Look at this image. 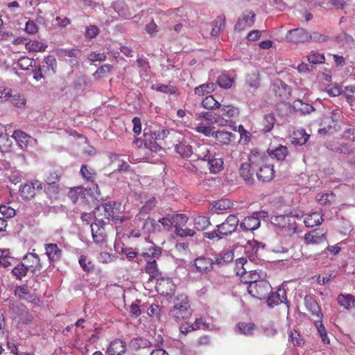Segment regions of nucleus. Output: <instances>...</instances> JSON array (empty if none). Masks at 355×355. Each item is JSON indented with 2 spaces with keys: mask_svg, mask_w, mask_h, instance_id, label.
I'll return each instance as SVG.
<instances>
[{
  "mask_svg": "<svg viewBox=\"0 0 355 355\" xmlns=\"http://www.w3.org/2000/svg\"><path fill=\"white\" fill-rule=\"evenodd\" d=\"M121 205L119 202L112 201L102 204L94 210V216L96 220H105L107 223L111 219L115 224H121L125 217L121 216Z\"/></svg>",
  "mask_w": 355,
  "mask_h": 355,
  "instance_id": "1",
  "label": "nucleus"
},
{
  "mask_svg": "<svg viewBox=\"0 0 355 355\" xmlns=\"http://www.w3.org/2000/svg\"><path fill=\"white\" fill-rule=\"evenodd\" d=\"M161 254V248L153 243L146 251L141 252V255L144 257L146 261L145 270L150 277H156L159 273L157 259L160 257Z\"/></svg>",
  "mask_w": 355,
  "mask_h": 355,
  "instance_id": "2",
  "label": "nucleus"
},
{
  "mask_svg": "<svg viewBox=\"0 0 355 355\" xmlns=\"http://www.w3.org/2000/svg\"><path fill=\"white\" fill-rule=\"evenodd\" d=\"M248 292L253 297L263 300L265 299L272 291V286L270 283L264 279H259L248 286Z\"/></svg>",
  "mask_w": 355,
  "mask_h": 355,
  "instance_id": "3",
  "label": "nucleus"
},
{
  "mask_svg": "<svg viewBox=\"0 0 355 355\" xmlns=\"http://www.w3.org/2000/svg\"><path fill=\"white\" fill-rule=\"evenodd\" d=\"M248 261L245 259H238L236 261V275L241 277V280L245 284L250 285L252 282H256L260 279V275L255 270L247 271L244 268V265Z\"/></svg>",
  "mask_w": 355,
  "mask_h": 355,
  "instance_id": "4",
  "label": "nucleus"
},
{
  "mask_svg": "<svg viewBox=\"0 0 355 355\" xmlns=\"http://www.w3.org/2000/svg\"><path fill=\"white\" fill-rule=\"evenodd\" d=\"M170 316L176 321L185 320L191 315V309L189 304L187 297H184L180 302L176 303L171 310Z\"/></svg>",
  "mask_w": 355,
  "mask_h": 355,
  "instance_id": "5",
  "label": "nucleus"
},
{
  "mask_svg": "<svg viewBox=\"0 0 355 355\" xmlns=\"http://www.w3.org/2000/svg\"><path fill=\"white\" fill-rule=\"evenodd\" d=\"M43 189L42 183L39 180L27 181L19 187V193L24 200H31L36 194V191H41Z\"/></svg>",
  "mask_w": 355,
  "mask_h": 355,
  "instance_id": "6",
  "label": "nucleus"
},
{
  "mask_svg": "<svg viewBox=\"0 0 355 355\" xmlns=\"http://www.w3.org/2000/svg\"><path fill=\"white\" fill-rule=\"evenodd\" d=\"M257 156L250 158V162H245L241 164L239 169L240 175L243 178L247 184H252L254 181V171L258 168L257 161L255 159Z\"/></svg>",
  "mask_w": 355,
  "mask_h": 355,
  "instance_id": "7",
  "label": "nucleus"
},
{
  "mask_svg": "<svg viewBox=\"0 0 355 355\" xmlns=\"http://www.w3.org/2000/svg\"><path fill=\"white\" fill-rule=\"evenodd\" d=\"M239 220L234 214L230 215L224 222L217 225L218 232L223 236L232 235L237 229Z\"/></svg>",
  "mask_w": 355,
  "mask_h": 355,
  "instance_id": "8",
  "label": "nucleus"
},
{
  "mask_svg": "<svg viewBox=\"0 0 355 355\" xmlns=\"http://www.w3.org/2000/svg\"><path fill=\"white\" fill-rule=\"evenodd\" d=\"M94 222L91 224L92 237L95 243H103L106 241L107 234L105 230V225L107 224L105 220H98L94 218Z\"/></svg>",
  "mask_w": 355,
  "mask_h": 355,
  "instance_id": "9",
  "label": "nucleus"
},
{
  "mask_svg": "<svg viewBox=\"0 0 355 355\" xmlns=\"http://www.w3.org/2000/svg\"><path fill=\"white\" fill-rule=\"evenodd\" d=\"M257 164V179L263 182L271 181L273 179L275 175L273 164L264 162V161H262L261 164Z\"/></svg>",
  "mask_w": 355,
  "mask_h": 355,
  "instance_id": "10",
  "label": "nucleus"
},
{
  "mask_svg": "<svg viewBox=\"0 0 355 355\" xmlns=\"http://www.w3.org/2000/svg\"><path fill=\"white\" fill-rule=\"evenodd\" d=\"M272 223L279 227L287 229L288 231L295 232L297 223L293 216L279 215L272 218Z\"/></svg>",
  "mask_w": 355,
  "mask_h": 355,
  "instance_id": "11",
  "label": "nucleus"
},
{
  "mask_svg": "<svg viewBox=\"0 0 355 355\" xmlns=\"http://www.w3.org/2000/svg\"><path fill=\"white\" fill-rule=\"evenodd\" d=\"M255 17L254 12L252 10L243 12L235 25V29L239 31H242L252 27L255 21Z\"/></svg>",
  "mask_w": 355,
  "mask_h": 355,
  "instance_id": "12",
  "label": "nucleus"
},
{
  "mask_svg": "<svg viewBox=\"0 0 355 355\" xmlns=\"http://www.w3.org/2000/svg\"><path fill=\"white\" fill-rule=\"evenodd\" d=\"M310 34L304 28H295L288 31L286 39L293 43H304L310 41Z\"/></svg>",
  "mask_w": 355,
  "mask_h": 355,
  "instance_id": "13",
  "label": "nucleus"
},
{
  "mask_svg": "<svg viewBox=\"0 0 355 355\" xmlns=\"http://www.w3.org/2000/svg\"><path fill=\"white\" fill-rule=\"evenodd\" d=\"M155 288L160 295L168 296L174 293L175 285L171 278H160L157 279Z\"/></svg>",
  "mask_w": 355,
  "mask_h": 355,
  "instance_id": "14",
  "label": "nucleus"
},
{
  "mask_svg": "<svg viewBox=\"0 0 355 355\" xmlns=\"http://www.w3.org/2000/svg\"><path fill=\"white\" fill-rule=\"evenodd\" d=\"M24 260L28 270L33 274L37 275L40 273L42 266L40 257L36 253L31 252L26 254Z\"/></svg>",
  "mask_w": 355,
  "mask_h": 355,
  "instance_id": "15",
  "label": "nucleus"
},
{
  "mask_svg": "<svg viewBox=\"0 0 355 355\" xmlns=\"http://www.w3.org/2000/svg\"><path fill=\"white\" fill-rule=\"evenodd\" d=\"M304 240L306 245L325 244L327 236L322 231L313 230L305 234Z\"/></svg>",
  "mask_w": 355,
  "mask_h": 355,
  "instance_id": "16",
  "label": "nucleus"
},
{
  "mask_svg": "<svg viewBox=\"0 0 355 355\" xmlns=\"http://www.w3.org/2000/svg\"><path fill=\"white\" fill-rule=\"evenodd\" d=\"M266 303L270 308H273L282 303L287 304L288 300L285 288L280 287L276 292H271L270 295L267 297Z\"/></svg>",
  "mask_w": 355,
  "mask_h": 355,
  "instance_id": "17",
  "label": "nucleus"
},
{
  "mask_svg": "<svg viewBox=\"0 0 355 355\" xmlns=\"http://www.w3.org/2000/svg\"><path fill=\"white\" fill-rule=\"evenodd\" d=\"M260 223L259 213L254 212L252 216L245 217L240 223V227L243 231H254L260 226Z\"/></svg>",
  "mask_w": 355,
  "mask_h": 355,
  "instance_id": "18",
  "label": "nucleus"
},
{
  "mask_svg": "<svg viewBox=\"0 0 355 355\" xmlns=\"http://www.w3.org/2000/svg\"><path fill=\"white\" fill-rule=\"evenodd\" d=\"M304 302L306 309L312 315L317 317L318 320H322L323 314L321 309L313 296L306 295L304 297Z\"/></svg>",
  "mask_w": 355,
  "mask_h": 355,
  "instance_id": "19",
  "label": "nucleus"
},
{
  "mask_svg": "<svg viewBox=\"0 0 355 355\" xmlns=\"http://www.w3.org/2000/svg\"><path fill=\"white\" fill-rule=\"evenodd\" d=\"M126 352V343L125 341L116 338L112 340L108 345L106 355H123Z\"/></svg>",
  "mask_w": 355,
  "mask_h": 355,
  "instance_id": "20",
  "label": "nucleus"
},
{
  "mask_svg": "<svg viewBox=\"0 0 355 355\" xmlns=\"http://www.w3.org/2000/svg\"><path fill=\"white\" fill-rule=\"evenodd\" d=\"M12 137L22 148H26L30 144L36 142V139L20 130H15Z\"/></svg>",
  "mask_w": 355,
  "mask_h": 355,
  "instance_id": "21",
  "label": "nucleus"
},
{
  "mask_svg": "<svg viewBox=\"0 0 355 355\" xmlns=\"http://www.w3.org/2000/svg\"><path fill=\"white\" fill-rule=\"evenodd\" d=\"M212 136L222 145L228 146L236 139V135L228 131L218 130L214 132Z\"/></svg>",
  "mask_w": 355,
  "mask_h": 355,
  "instance_id": "22",
  "label": "nucleus"
},
{
  "mask_svg": "<svg viewBox=\"0 0 355 355\" xmlns=\"http://www.w3.org/2000/svg\"><path fill=\"white\" fill-rule=\"evenodd\" d=\"M197 270L200 272H208L213 269L214 261L208 257H200L194 261Z\"/></svg>",
  "mask_w": 355,
  "mask_h": 355,
  "instance_id": "23",
  "label": "nucleus"
},
{
  "mask_svg": "<svg viewBox=\"0 0 355 355\" xmlns=\"http://www.w3.org/2000/svg\"><path fill=\"white\" fill-rule=\"evenodd\" d=\"M336 300L340 306L347 310L355 306V297L352 294L340 293L337 296Z\"/></svg>",
  "mask_w": 355,
  "mask_h": 355,
  "instance_id": "24",
  "label": "nucleus"
},
{
  "mask_svg": "<svg viewBox=\"0 0 355 355\" xmlns=\"http://www.w3.org/2000/svg\"><path fill=\"white\" fill-rule=\"evenodd\" d=\"M220 112L223 116L230 120L233 123V120L239 116L240 111L239 107L229 104L222 105Z\"/></svg>",
  "mask_w": 355,
  "mask_h": 355,
  "instance_id": "25",
  "label": "nucleus"
},
{
  "mask_svg": "<svg viewBox=\"0 0 355 355\" xmlns=\"http://www.w3.org/2000/svg\"><path fill=\"white\" fill-rule=\"evenodd\" d=\"M211 146L208 144H198L195 148L193 153L200 159L206 161L211 157L210 153Z\"/></svg>",
  "mask_w": 355,
  "mask_h": 355,
  "instance_id": "26",
  "label": "nucleus"
},
{
  "mask_svg": "<svg viewBox=\"0 0 355 355\" xmlns=\"http://www.w3.org/2000/svg\"><path fill=\"white\" fill-rule=\"evenodd\" d=\"M80 173L85 180L94 184L97 173L94 168L87 164H83L80 167Z\"/></svg>",
  "mask_w": 355,
  "mask_h": 355,
  "instance_id": "27",
  "label": "nucleus"
},
{
  "mask_svg": "<svg viewBox=\"0 0 355 355\" xmlns=\"http://www.w3.org/2000/svg\"><path fill=\"white\" fill-rule=\"evenodd\" d=\"M322 221V214L319 211L311 212L306 214L304 219V223L307 227L320 225Z\"/></svg>",
  "mask_w": 355,
  "mask_h": 355,
  "instance_id": "28",
  "label": "nucleus"
},
{
  "mask_svg": "<svg viewBox=\"0 0 355 355\" xmlns=\"http://www.w3.org/2000/svg\"><path fill=\"white\" fill-rule=\"evenodd\" d=\"M46 254L51 261L58 260L61 257L62 250L55 243H48L44 246Z\"/></svg>",
  "mask_w": 355,
  "mask_h": 355,
  "instance_id": "29",
  "label": "nucleus"
},
{
  "mask_svg": "<svg viewBox=\"0 0 355 355\" xmlns=\"http://www.w3.org/2000/svg\"><path fill=\"white\" fill-rule=\"evenodd\" d=\"M276 122L277 120L273 113H268L265 114L261 122V131L264 133L270 132Z\"/></svg>",
  "mask_w": 355,
  "mask_h": 355,
  "instance_id": "30",
  "label": "nucleus"
},
{
  "mask_svg": "<svg viewBox=\"0 0 355 355\" xmlns=\"http://www.w3.org/2000/svg\"><path fill=\"white\" fill-rule=\"evenodd\" d=\"M144 220L142 225V229L144 232L148 233L161 232L158 220L156 221L154 218L150 217H147L146 218H144V219H141V220Z\"/></svg>",
  "mask_w": 355,
  "mask_h": 355,
  "instance_id": "31",
  "label": "nucleus"
},
{
  "mask_svg": "<svg viewBox=\"0 0 355 355\" xmlns=\"http://www.w3.org/2000/svg\"><path fill=\"white\" fill-rule=\"evenodd\" d=\"M308 135L304 129L294 130L292 135V143L295 145H304L309 139Z\"/></svg>",
  "mask_w": 355,
  "mask_h": 355,
  "instance_id": "32",
  "label": "nucleus"
},
{
  "mask_svg": "<svg viewBox=\"0 0 355 355\" xmlns=\"http://www.w3.org/2000/svg\"><path fill=\"white\" fill-rule=\"evenodd\" d=\"M293 107L295 112L303 114H309L315 110L311 104L304 103L300 99L295 100L293 102Z\"/></svg>",
  "mask_w": 355,
  "mask_h": 355,
  "instance_id": "33",
  "label": "nucleus"
},
{
  "mask_svg": "<svg viewBox=\"0 0 355 355\" xmlns=\"http://www.w3.org/2000/svg\"><path fill=\"white\" fill-rule=\"evenodd\" d=\"M57 61L53 55L45 57L42 66L41 67L44 73L54 74L56 71Z\"/></svg>",
  "mask_w": 355,
  "mask_h": 355,
  "instance_id": "34",
  "label": "nucleus"
},
{
  "mask_svg": "<svg viewBox=\"0 0 355 355\" xmlns=\"http://www.w3.org/2000/svg\"><path fill=\"white\" fill-rule=\"evenodd\" d=\"M156 199L155 197L150 198L141 208L139 213L137 215L136 218L138 220L144 219V217L155 207Z\"/></svg>",
  "mask_w": 355,
  "mask_h": 355,
  "instance_id": "35",
  "label": "nucleus"
},
{
  "mask_svg": "<svg viewBox=\"0 0 355 355\" xmlns=\"http://www.w3.org/2000/svg\"><path fill=\"white\" fill-rule=\"evenodd\" d=\"M268 153L271 157H274L276 158L277 160L282 161L286 158L288 154V150L286 146L279 145L275 149L269 148L268 149Z\"/></svg>",
  "mask_w": 355,
  "mask_h": 355,
  "instance_id": "36",
  "label": "nucleus"
},
{
  "mask_svg": "<svg viewBox=\"0 0 355 355\" xmlns=\"http://www.w3.org/2000/svg\"><path fill=\"white\" fill-rule=\"evenodd\" d=\"M225 28V17L224 15H220L213 22V27L211 34L214 36L218 35Z\"/></svg>",
  "mask_w": 355,
  "mask_h": 355,
  "instance_id": "37",
  "label": "nucleus"
},
{
  "mask_svg": "<svg viewBox=\"0 0 355 355\" xmlns=\"http://www.w3.org/2000/svg\"><path fill=\"white\" fill-rule=\"evenodd\" d=\"M209 165V170L211 173H218L223 168V159L219 157L212 156L207 159Z\"/></svg>",
  "mask_w": 355,
  "mask_h": 355,
  "instance_id": "38",
  "label": "nucleus"
},
{
  "mask_svg": "<svg viewBox=\"0 0 355 355\" xmlns=\"http://www.w3.org/2000/svg\"><path fill=\"white\" fill-rule=\"evenodd\" d=\"M26 49L29 52H43L47 48V44L38 40H30L25 44Z\"/></svg>",
  "mask_w": 355,
  "mask_h": 355,
  "instance_id": "39",
  "label": "nucleus"
},
{
  "mask_svg": "<svg viewBox=\"0 0 355 355\" xmlns=\"http://www.w3.org/2000/svg\"><path fill=\"white\" fill-rule=\"evenodd\" d=\"M232 206V202L230 200L220 199L214 202L211 210L219 214L221 211L230 209Z\"/></svg>",
  "mask_w": 355,
  "mask_h": 355,
  "instance_id": "40",
  "label": "nucleus"
},
{
  "mask_svg": "<svg viewBox=\"0 0 355 355\" xmlns=\"http://www.w3.org/2000/svg\"><path fill=\"white\" fill-rule=\"evenodd\" d=\"M175 151L182 157H189L193 153L192 147L184 141L175 146Z\"/></svg>",
  "mask_w": 355,
  "mask_h": 355,
  "instance_id": "41",
  "label": "nucleus"
},
{
  "mask_svg": "<svg viewBox=\"0 0 355 355\" xmlns=\"http://www.w3.org/2000/svg\"><path fill=\"white\" fill-rule=\"evenodd\" d=\"M314 325H315V328L317 329L318 333L322 343L324 345H329L330 343V340L328 337L327 329H326L325 327L324 326V324H322V320L319 319V320H315Z\"/></svg>",
  "mask_w": 355,
  "mask_h": 355,
  "instance_id": "42",
  "label": "nucleus"
},
{
  "mask_svg": "<svg viewBox=\"0 0 355 355\" xmlns=\"http://www.w3.org/2000/svg\"><path fill=\"white\" fill-rule=\"evenodd\" d=\"M215 89L216 85L214 83H205L196 87L194 89V93L199 96H202L211 93Z\"/></svg>",
  "mask_w": 355,
  "mask_h": 355,
  "instance_id": "43",
  "label": "nucleus"
},
{
  "mask_svg": "<svg viewBox=\"0 0 355 355\" xmlns=\"http://www.w3.org/2000/svg\"><path fill=\"white\" fill-rule=\"evenodd\" d=\"M247 85L255 89L260 86V74L258 71H254L247 75L245 78Z\"/></svg>",
  "mask_w": 355,
  "mask_h": 355,
  "instance_id": "44",
  "label": "nucleus"
},
{
  "mask_svg": "<svg viewBox=\"0 0 355 355\" xmlns=\"http://www.w3.org/2000/svg\"><path fill=\"white\" fill-rule=\"evenodd\" d=\"M149 137H151L150 135H149ZM139 141V139H137L136 141H134L135 143H138ZM141 145L142 143H144L145 148L150 149L151 151L156 152L157 151L160 147L157 144L155 139L152 137V140L148 139V134L144 132V139L143 141H140Z\"/></svg>",
  "mask_w": 355,
  "mask_h": 355,
  "instance_id": "45",
  "label": "nucleus"
},
{
  "mask_svg": "<svg viewBox=\"0 0 355 355\" xmlns=\"http://www.w3.org/2000/svg\"><path fill=\"white\" fill-rule=\"evenodd\" d=\"M151 345L150 341L144 338H135L130 342V347L135 350H139L141 348L149 347Z\"/></svg>",
  "mask_w": 355,
  "mask_h": 355,
  "instance_id": "46",
  "label": "nucleus"
},
{
  "mask_svg": "<svg viewBox=\"0 0 355 355\" xmlns=\"http://www.w3.org/2000/svg\"><path fill=\"white\" fill-rule=\"evenodd\" d=\"M202 105L207 110H216L221 107L220 103L212 95L206 96L202 101Z\"/></svg>",
  "mask_w": 355,
  "mask_h": 355,
  "instance_id": "47",
  "label": "nucleus"
},
{
  "mask_svg": "<svg viewBox=\"0 0 355 355\" xmlns=\"http://www.w3.org/2000/svg\"><path fill=\"white\" fill-rule=\"evenodd\" d=\"M211 225L210 220L205 216H198L194 218V226L198 230H205Z\"/></svg>",
  "mask_w": 355,
  "mask_h": 355,
  "instance_id": "48",
  "label": "nucleus"
},
{
  "mask_svg": "<svg viewBox=\"0 0 355 355\" xmlns=\"http://www.w3.org/2000/svg\"><path fill=\"white\" fill-rule=\"evenodd\" d=\"M317 201L322 205H331L335 201L336 195L333 193L318 194Z\"/></svg>",
  "mask_w": 355,
  "mask_h": 355,
  "instance_id": "49",
  "label": "nucleus"
},
{
  "mask_svg": "<svg viewBox=\"0 0 355 355\" xmlns=\"http://www.w3.org/2000/svg\"><path fill=\"white\" fill-rule=\"evenodd\" d=\"M171 219L173 221L175 230L176 227H181L188 222V217L182 214H171Z\"/></svg>",
  "mask_w": 355,
  "mask_h": 355,
  "instance_id": "50",
  "label": "nucleus"
},
{
  "mask_svg": "<svg viewBox=\"0 0 355 355\" xmlns=\"http://www.w3.org/2000/svg\"><path fill=\"white\" fill-rule=\"evenodd\" d=\"M60 177V171L59 169H53L49 171L44 180L48 185H51L58 182Z\"/></svg>",
  "mask_w": 355,
  "mask_h": 355,
  "instance_id": "51",
  "label": "nucleus"
},
{
  "mask_svg": "<svg viewBox=\"0 0 355 355\" xmlns=\"http://www.w3.org/2000/svg\"><path fill=\"white\" fill-rule=\"evenodd\" d=\"M233 83L234 80L225 74L220 75L217 80V84L218 86L225 89L231 88Z\"/></svg>",
  "mask_w": 355,
  "mask_h": 355,
  "instance_id": "52",
  "label": "nucleus"
},
{
  "mask_svg": "<svg viewBox=\"0 0 355 355\" xmlns=\"http://www.w3.org/2000/svg\"><path fill=\"white\" fill-rule=\"evenodd\" d=\"M161 232L168 231L173 226V221L171 219V214H168L166 216L158 220Z\"/></svg>",
  "mask_w": 355,
  "mask_h": 355,
  "instance_id": "53",
  "label": "nucleus"
},
{
  "mask_svg": "<svg viewBox=\"0 0 355 355\" xmlns=\"http://www.w3.org/2000/svg\"><path fill=\"white\" fill-rule=\"evenodd\" d=\"M79 263L83 270L87 272H92L94 270V264L88 259L85 255H81L79 258Z\"/></svg>",
  "mask_w": 355,
  "mask_h": 355,
  "instance_id": "54",
  "label": "nucleus"
},
{
  "mask_svg": "<svg viewBox=\"0 0 355 355\" xmlns=\"http://www.w3.org/2000/svg\"><path fill=\"white\" fill-rule=\"evenodd\" d=\"M152 89L156 90L157 92H159L164 94H175L176 92V88L174 86L170 85L165 84H159V85H153L152 86Z\"/></svg>",
  "mask_w": 355,
  "mask_h": 355,
  "instance_id": "55",
  "label": "nucleus"
},
{
  "mask_svg": "<svg viewBox=\"0 0 355 355\" xmlns=\"http://www.w3.org/2000/svg\"><path fill=\"white\" fill-rule=\"evenodd\" d=\"M28 271L25 263H22L21 264H18L17 266H15L12 270V272L14 276L16 277L18 279H21L23 277H24L27 272Z\"/></svg>",
  "mask_w": 355,
  "mask_h": 355,
  "instance_id": "56",
  "label": "nucleus"
},
{
  "mask_svg": "<svg viewBox=\"0 0 355 355\" xmlns=\"http://www.w3.org/2000/svg\"><path fill=\"white\" fill-rule=\"evenodd\" d=\"M254 327L255 325L251 322H239L238 324L239 332L246 336L252 335Z\"/></svg>",
  "mask_w": 355,
  "mask_h": 355,
  "instance_id": "57",
  "label": "nucleus"
},
{
  "mask_svg": "<svg viewBox=\"0 0 355 355\" xmlns=\"http://www.w3.org/2000/svg\"><path fill=\"white\" fill-rule=\"evenodd\" d=\"M12 144L11 140L9 139L6 133H0V151L6 152L9 150Z\"/></svg>",
  "mask_w": 355,
  "mask_h": 355,
  "instance_id": "58",
  "label": "nucleus"
},
{
  "mask_svg": "<svg viewBox=\"0 0 355 355\" xmlns=\"http://www.w3.org/2000/svg\"><path fill=\"white\" fill-rule=\"evenodd\" d=\"M15 295L20 300H27L30 296V291L26 286H17Z\"/></svg>",
  "mask_w": 355,
  "mask_h": 355,
  "instance_id": "59",
  "label": "nucleus"
},
{
  "mask_svg": "<svg viewBox=\"0 0 355 355\" xmlns=\"http://www.w3.org/2000/svg\"><path fill=\"white\" fill-rule=\"evenodd\" d=\"M291 342L295 346H302L304 343V339L297 331H291L289 334Z\"/></svg>",
  "mask_w": 355,
  "mask_h": 355,
  "instance_id": "60",
  "label": "nucleus"
},
{
  "mask_svg": "<svg viewBox=\"0 0 355 355\" xmlns=\"http://www.w3.org/2000/svg\"><path fill=\"white\" fill-rule=\"evenodd\" d=\"M213 129L214 128L211 125H204L202 123H199L195 128L196 132L202 133L207 137L212 136L214 133Z\"/></svg>",
  "mask_w": 355,
  "mask_h": 355,
  "instance_id": "61",
  "label": "nucleus"
},
{
  "mask_svg": "<svg viewBox=\"0 0 355 355\" xmlns=\"http://www.w3.org/2000/svg\"><path fill=\"white\" fill-rule=\"evenodd\" d=\"M308 61L311 64H321L324 62V56L323 54L313 52L311 55L307 56Z\"/></svg>",
  "mask_w": 355,
  "mask_h": 355,
  "instance_id": "62",
  "label": "nucleus"
},
{
  "mask_svg": "<svg viewBox=\"0 0 355 355\" xmlns=\"http://www.w3.org/2000/svg\"><path fill=\"white\" fill-rule=\"evenodd\" d=\"M8 181L14 184H17L21 180V173L19 171L15 170L10 171L9 174L6 175Z\"/></svg>",
  "mask_w": 355,
  "mask_h": 355,
  "instance_id": "63",
  "label": "nucleus"
},
{
  "mask_svg": "<svg viewBox=\"0 0 355 355\" xmlns=\"http://www.w3.org/2000/svg\"><path fill=\"white\" fill-rule=\"evenodd\" d=\"M0 212L5 218H11L15 215V209L6 205H0Z\"/></svg>",
  "mask_w": 355,
  "mask_h": 355,
  "instance_id": "64",
  "label": "nucleus"
}]
</instances>
